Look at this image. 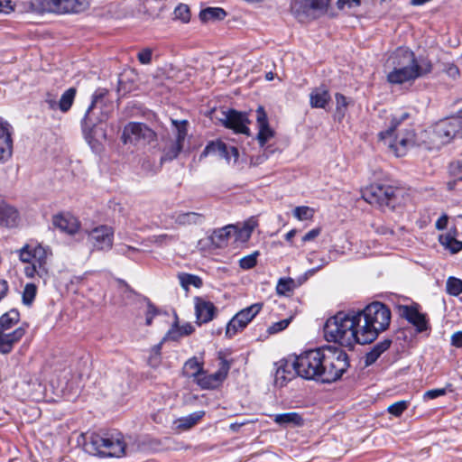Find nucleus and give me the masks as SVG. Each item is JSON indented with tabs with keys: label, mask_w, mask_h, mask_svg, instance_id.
Returning <instances> with one entry per match:
<instances>
[{
	"label": "nucleus",
	"mask_w": 462,
	"mask_h": 462,
	"mask_svg": "<svg viewBox=\"0 0 462 462\" xmlns=\"http://www.w3.org/2000/svg\"><path fill=\"white\" fill-rule=\"evenodd\" d=\"M296 374L306 379L330 383L340 379L349 367L347 354L327 346L311 349L295 356Z\"/></svg>",
	"instance_id": "f257e3e1"
},
{
	"label": "nucleus",
	"mask_w": 462,
	"mask_h": 462,
	"mask_svg": "<svg viewBox=\"0 0 462 462\" xmlns=\"http://www.w3.org/2000/svg\"><path fill=\"white\" fill-rule=\"evenodd\" d=\"M462 136V116L439 121L427 129L406 131V146H424L428 150L439 149L453 139Z\"/></svg>",
	"instance_id": "f03ea898"
},
{
	"label": "nucleus",
	"mask_w": 462,
	"mask_h": 462,
	"mask_svg": "<svg viewBox=\"0 0 462 462\" xmlns=\"http://www.w3.org/2000/svg\"><path fill=\"white\" fill-rule=\"evenodd\" d=\"M361 329L356 311H339L329 318L324 326V337L327 341L337 343L342 346L353 347L361 344Z\"/></svg>",
	"instance_id": "7ed1b4c3"
},
{
	"label": "nucleus",
	"mask_w": 462,
	"mask_h": 462,
	"mask_svg": "<svg viewBox=\"0 0 462 462\" xmlns=\"http://www.w3.org/2000/svg\"><path fill=\"white\" fill-rule=\"evenodd\" d=\"M361 329V345L370 344L375 340L379 333L384 331L390 325L391 311L389 308L379 301L372 302L364 310L356 312Z\"/></svg>",
	"instance_id": "20e7f679"
},
{
	"label": "nucleus",
	"mask_w": 462,
	"mask_h": 462,
	"mask_svg": "<svg viewBox=\"0 0 462 462\" xmlns=\"http://www.w3.org/2000/svg\"><path fill=\"white\" fill-rule=\"evenodd\" d=\"M85 450L100 457H121L125 455L126 443L118 431L90 433L84 444Z\"/></svg>",
	"instance_id": "39448f33"
},
{
	"label": "nucleus",
	"mask_w": 462,
	"mask_h": 462,
	"mask_svg": "<svg viewBox=\"0 0 462 462\" xmlns=\"http://www.w3.org/2000/svg\"><path fill=\"white\" fill-rule=\"evenodd\" d=\"M15 253L22 263L28 264L24 267V275L29 279L38 277L45 284L49 278L48 249L40 244L31 243L25 244Z\"/></svg>",
	"instance_id": "423d86ee"
},
{
	"label": "nucleus",
	"mask_w": 462,
	"mask_h": 462,
	"mask_svg": "<svg viewBox=\"0 0 462 462\" xmlns=\"http://www.w3.org/2000/svg\"><path fill=\"white\" fill-rule=\"evenodd\" d=\"M88 7V0H28L26 13H80Z\"/></svg>",
	"instance_id": "0eeeda50"
},
{
	"label": "nucleus",
	"mask_w": 462,
	"mask_h": 462,
	"mask_svg": "<svg viewBox=\"0 0 462 462\" xmlns=\"http://www.w3.org/2000/svg\"><path fill=\"white\" fill-rule=\"evenodd\" d=\"M403 119L404 114L393 117L388 128L378 134L379 140L387 147L388 152L397 158L404 154V134L399 130Z\"/></svg>",
	"instance_id": "6e6552de"
},
{
	"label": "nucleus",
	"mask_w": 462,
	"mask_h": 462,
	"mask_svg": "<svg viewBox=\"0 0 462 462\" xmlns=\"http://www.w3.org/2000/svg\"><path fill=\"white\" fill-rule=\"evenodd\" d=\"M332 0H291V12L300 22L325 14Z\"/></svg>",
	"instance_id": "1a4fd4ad"
},
{
	"label": "nucleus",
	"mask_w": 462,
	"mask_h": 462,
	"mask_svg": "<svg viewBox=\"0 0 462 462\" xmlns=\"http://www.w3.org/2000/svg\"><path fill=\"white\" fill-rule=\"evenodd\" d=\"M406 322L410 324L414 332L411 333V342L417 337H428L431 332V326L428 314L422 307L412 300L406 303Z\"/></svg>",
	"instance_id": "9d476101"
},
{
	"label": "nucleus",
	"mask_w": 462,
	"mask_h": 462,
	"mask_svg": "<svg viewBox=\"0 0 462 462\" xmlns=\"http://www.w3.org/2000/svg\"><path fill=\"white\" fill-rule=\"evenodd\" d=\"M395 189L392 186L374 183L362 191V198L369 204L379 208H393L395 204Z\"/></svg>",
	"instance_id": "9b49d317"
},
{
	"label": "nucleus",
	"mask_w": 462,
	"mask_h": 462,
	"mask_svg": "<svg viewBox=\"0 0 462 462\" xmlns=\"http://www.w3.org/2000/svg\"><path fill=\"white\" fill-rule=\"evenodd\" d=\"M91 251L107 252L114 245L115 230L108 225H99L84 231Z\"/></svg>",
	"instance_id": "f8f14e48"
},
{
	"label": "nucleus",
	"mask_w": 462,
	"mask_h": 462,
	"mask_svg": "<svg viewBox=\"0 0 462 462\" xmlns=\"http://www.w3.org/2000/svg\"><path fill=\"white\" fill-rule=\"evenodd\" d=\"M172 124L176 130V136L174 140L169 141L163 149V154L161 158L162 162L172 161L180 152L183 147V142L187 136V121L172 120Z\"/></svg>",
	"instance_id": "ddd939ff"
},
{
	"label": "nucleus",
	"mask_w": 462,
	"mask_h": 462,
	"mask_svg": "<svg viewBox=\"0 0 462 462\" xmlns=\"http://www.w3.org/2000/svg\"><path fill=\"white\" fill-rule=\"evenodd\" d=\"M155 138V133L142 123L131 122L123 130L122 141L124 143H135L138 142L151 143Z\"/></svg>",
	"instance_id": "4468645a"
},
{
	"label": "nucleus",
	"mask_w": 462,
	"mask_h": 462,
	"mask_svg": "<svg viewBox=\"0 0 462 462\" xmlns=\"http://www.w3.org/2000/svg\"><path fill=\"white\" fill-rule=\"evenodd\" d=\"M406 82L424 77L432 70L431 61L426 56H416L412 51L408 55L406 51Z\"/></svg>",
	"instance_id": "2eb2a0df"
},
{
	"label": "nucleus",
	"mask_w": 462,
	"mask_h": 462,
	"mask_svg": "<svg viewBox=\"0 0 462 462\" xmlns=\"http://www.w3.org/2000/svg\"><path fill=\"white\" fill-rule=\"evenodd\" d=\"M220 120L226 127L232 129L236 134H244L246 135L250 134L248 127L250 121L245 113L230 109L223 113V117L220 118Z\"/></svg>",
	"instance_id": "dca6fc26"
},
{
	"label": "nucleus",
	"mask_w": 462,
	"mask_h": 462,
	"mask_svg": "<svg viewBox=\"0 0 462 462\" xmlns=\"http://www.w3.org/2000/svg\"><path fill=\"white\" fill-rule=\"evenodd\" d=\"M14 129L7 122L0 121V165L8 162L14 152Z\"/></svg>",
	"instance_id": "f3484780"
},
{
	"label": "nucleus",
	"mask_w": 462,
	"mask_h": 462,
	"mask_svg": "<svg viewBox=\"0 0 462 462\" xmlns=\"http://www.w3.org/2000/svg\"><path fill=\"white\" fill-rule=\"evenodd\" d=\"M230 365L227 361L222 360L218 370L213 374H207L204 370L201 372L196 383L202 389H215L218 387L227 376Z\"/></svg>",
	"instance_id": "a211bd4d"
},
{
	"label": "nucleus",
	"mask_w": 462,
	"mask_h": 462,
	"mask_svg": "<svg viewBox=\"0 0 462 462\" xmlns=\"http://www.w3.org/2000/svg\"><path fill=\"white\" fill-rule=\"evenodd\" d=\"M210 154H215L220 158H224L227 162H230L231 160L236 162L239 157V152L236 147L227 145L223 142L209 143L201 152L199 160H202Z\"/></svg>",
	"instance_id": "6ab92c4d"
},
{
	"label": "nucleus",
	"mask_w": 462,
	"mask_h": 462,
	"mask_svg": "<svg viewBox=\"0 0 462 462\" xmlns=\"http://www.w3.org/2000/svg\"><path fill=\"white\" fill-rule=\"evenodd\" d=\"M108 94L107 89L106 88H97L92 95V101L90 106H88L83 119H82V129L85 134L87 139H88L89 133L92 127L95 126L96 123L93 122L90 118V112L98 105L103 104L105 97Z\"/></svg>",
	"instance_id": "aec40b11"
},
{
	"label": "nucleus",
	"mask_w": 462,
	"mask_h": 462,
	"mask_svg": "<svg viewBox=\"0 0 462 462\" xmlns=\"http://www.w3.org/2000/svg\"><path fill=\"white\" fill-rule=\"evenodd\" d=\"M256 122L257 140L261 147H263L274 136V131L269 126L267 115L263 106H259L256 110Z\"/></svg>",
	"instance_id": "412c9836"
},
{
	"label": "nucleus",
	"mask_w": 462,
	"mask_h": 462,
	"mask_svg": "<svg viewBox=\"0 0 462 462\" xmlns=\"http://www.w3.org/2000/svg\"><path fill=\"white\" fill-rule=\"evenodd\" d=\"M20 222V212L13 205L5 200L0 201V226L14 228Z\"/></svg>",
	"instance_id": "4be33fe9"
},
{
	"label": "nucleus",
	"mask_w": 462,
	"mask_h": 462,
	"mask_svg": "<svg viewBox=\"0 0 462 462\" xmlns=\"http://www.w3.org/2000/svg\"><path fill=\"white\" fill-rule=\"evenodd\" d=\"M217 309L215 305L202 298L195 299V312L197 322L200 325L211 321L216 314Z\"/></svg>",
	"instance_id": "5701e85b"
},
{
	"label": "nucleus",
	"mask_w": 462,
	"mask_h": 462,
	"mask_svg": "<svg viewBox=\"0 0 462 462\" xmlns=\"http://www.w3.org/2000/svg\"><path fill=\"white\" fill-rule=\"evenodd\" d=\"M52 224L56 228L69 235L76 234L80 227L77 217L70 214H59L53 217Z\"/></svg>",
	"instance_id": "b1692460"
},
{
	"label": "nucleus",
	"mask_w": 462,
	"mask_h": 462,
	"mask_svg": "<svg viewBox=\"0 0 462 462\" xmlns=\"http://www.w3.org/2000/svg\"><path fill=\"white\" fill-rule=\"evenodd\" d=\"M273 421L281 427H299L304 424L302 416L295 411L271 415Z\"/></svg>",
	"instance_id": "393cba45"
},
{
	"label": "nucleus",
	"mask_w": 462,
	"mask_h": 462,
	"mask_svg": "<svg viewBox=\"0 0 462 462\" xmlns=\"http://www.w3.org/2000/svg\"><path fill=\"white\" fill-rule=\"evenodd\" d=\"M330 99L329 91L324 86L315 88L310 93V105L313 108H325Z\"/></svg>",
	"instance_id": "a878e982"
},
{
	"label": "nucleus",
	"mask_w": 462,
	"mask_h": 462,
	"mask_svg": "<svg viewBox=\"0 0 462 462\" xmlns=\"http://www.w3.org/2000/svg\"><path fill=\"white\" fill-rule=\"evenodd\" d=\"M236 233V226L234 225H227L224 227L216 229L210 236L211 243L216 247L222 248L227 244L228 239L233 236V234Z\"/></svg>",
	"instance_id": "bb28decb"
},
{
	"label": "nucleus",
	"mask_w": 462,
	"mask_h": 462,
	"mask_svg": "<svg viewBox=\"0 0 462 462\" xmlns=\"http://www.w3.org/2000/svg\"><path fill=\"white\" fill-rule=\"evenodd\" d=\"M294 364L295 356L286 359L284 363L277 368L275 374V380L277 383L280 382L281 384H282L295 376H298L296 374V365H293Z\"/></svg>",
	"instance_id": "cd10ccee"
},
{
	"label": "nucleus",
	"mask_w": 462,
	"mask_h": 462,
	"mask_svg": "<svg viewBox=\"0 0 462 462\" xmlns=\"http://www.w3.org/2000/svg\"><path fill=\"white\" fill-rule=\"evenodd\" d=\"M175 224L179 226L201 225L205 217L198 212H177L172 217Z\"/></svg>",
	"instance_id": "c85d7f7f"
},
{
	"label": "nucleus",
	"mask_w": 462,
	"mask_h": 462,
	"mask_svg": "<svg viewBox=\"0 0 462 462\" xmlns=\"http://www.w3.org/2000/svg\"><path fill=\"white\" fill-rule=\"evenodd\" d=\"M263 303H254L238 311L235 318L241 321L243 328H245L249 322L260 312Z\"/></svg>",
	"instance_id": "c756f323"
},
{
	"label": "nucleus",
	"mask_w": 462,
	"mask_h": 462,
	"mask_svg": "<svg viewBox=\"0 0 462 462\" xmlns=\"http://www.w3.org/2000/svg\"><path fill=\"white\" fill-rule=\"evenodd\" d=\"M20 320V313L17 310L12 309L0 317V334L10 330Z\"/></svg>",
	"instance_id": "7c9ffc66"
},
{
	"label": "nucleus",
	"mask_w": 462,
	"mask_h": 462,
	"mask_svg": "<svg viewBox=\"0 0 462 462\" xmlns=\"http://www.w3.org/2000/svg\"><path fill=\"white\" fill-rule=\"evenodd\" d=\"M193 332V327L189 323H186L181 327H179L177 321L173 327L168 331L166 337L163 338L170 340H178L183 336H188Z\"/></svg>",
	"instance_id": "2f4dec72"
},
{
	"label": "nucleus",
	"mask_w": 462,
	"mask_h": 462,
	"mask_svg": "<svg viewBox=\"0 0 462 462\" xmlns=\"http://www.w3.org/2000/svg\"><path fill=\"white\" fill-rule=\"evenodd\" d=\"M390 346V341L384 340L383 342H380L376 344L373 349L368 352L365 356V364L366 366L371 365L374 364L378 357L389 348Z\"/></svg>",
	"instance_id": "473e14b6"
},
{
	"label": "nucleus",
	"mask_w": 462,
	"mask_h": 462,
	"mask_svg": "<svg viewBox=\"0 0 462 462\" xmlns=\"http://www.w3.org/2000/svg\"><path fill=\"white\" fill-rule=\"evenodd\" d=\"M76 94L77 89L75 88H68L58 101V109L62 113H67L73 105Z\"/></svg>",
	"instance_id": "72a5a7b5"
},
{
	"label": "nucleus",
	"mask_w": 462,
	"mask_h": 462,
	"mask_svg": "<svg viewBox=\"0 0 462 462\" xmlns=\"http://www.w3.org/2000/svg\"><path fill=\"white\" fill-rule=\"evenodd\" d=\"M205 415L204 411H198L182 417L177 420L178 428L181 430H188L196 425Z\"/></svg>",
	"instance_id": "f704fd0d"
},
{
	"label": "nucleus",
	"mask_w": 462,
	"mask_h": 462,
	"mask_svg": "<svg viewBox=\"0 0 462 462\" xmlns=\"http://www.w3.org/2000/svg\"><path fill=\"white\" fill-rule=\"evenodd\" d=\"M226 16V12L220 7H208L199 13V18L203 22L210 20H223Z\"/></svg>",
	"instance_id": "c9c22d12"
},
{
	"label": "nucleus",
	"mask_w": 462,
	"mask_h": 462,
	"mask_svg": "<svg viewBox=\"0 0 462 462\" xmlns=\"http://www.w3.org/2000/svg\"><path fill=\"white\" fill-rule=\"evenodd\" d=\"M27 327V325H22L10 333L3 332L0 337L4 341L14 346L25 335Z\"/></svg>",
	"instance_id": "e433bc0d"
},
{
	"label": "nucleus",
	"mask_w": 462,
	"mask_h": 462,
	"mask_svg": "<svg viewBox=\"0 0 462 462\" xmlns=\"http://www.w3.org/2000/svg\"><path fill=\"white\" fill-rule=\"evenodd\" d=\"M183 370L188 377H193L196 382L203 371V368L196 358H191L185 363Z\"/></svg>",
	"instance_id": "4c0bfd02"
},
{
	"label": "nucleus",
	"mask_w": 462,
	"mask_h": 462,
	"mask_svg": "<svg viewBox=\"0 0 462 462\" xmlns=\"http://www.w3.org/2000/svg\"><path fill=\"white\" fill-rule=\"evenodd\" d=\"M28 1H15L11 0L0 1V13L9 14L10 12L19 9L22 12L24 6H27Z\"/></svg>",
	"instance_id": "58836bf2"
},
{
	"label": "nucleus",
	"mask_w": 462,
	"mask_h": 462,
	"mask_svg": "<svg viewBox=\"0 0 462 462\" xmlns=\"http://www.w3.org/2000/svg\"><path fill=\"white\" fill-rule=\"evenodd\" d=\"M440 244L455 254L462 250V243L449 235L440 236Z\"/></svg>",
	"instance_id": "ea45409f"
},
{
	"label": "nucleus",
	"mask_w": 462,
	"mask_h": 462,
	"mask_svg": "<svg viewBox=\"0 0 462 462\" xmlns=\"http://www.w3.org/2000/svg\"><path fill=\"white\" fill-rule=\"evenodd\" d=\"M37 293V287L34 283H27L23 291V303L24 305L30 306L36 296Z\"/></svg>",
	"instance_id": "a19ab883"
},
{
	"label": "nucleus",
	"mask_w": 462,
	"mask_h": 462,
	"mask_svg": "<svg viewBox=\"0 0 462 462\" xmlns=\"http://www.w3.org/2000/svg\"><path fill=\"white\" fill-rule=\"evenodd\" d=\"M314 216V209L306 207V206H300L296 207L293 210V217H296L298 220H309L311 219Z\"/></svg>",
	"instance_id": "79ce46f5"
},
{
	"label": "nucleus",
	"mask_w": 462,
	"mask_h": 462,
	"mask_svg": "<svg viewBox=\"0 0 462 462\" xmlns=\"http://www.w3.org/2000/svg\"><path fill=\"white\" fill-rule=\"evenodd\" d=\"M295 287V282L291 278H281L277 283L276 291L280 295H285L287 292L292 291Z\"/></svg>",
	"instance_id": "37998d69"
},
{
	"label": "nucleus",
	"mask_w": 462,
	"mask_h": 462,
	"mask_svg": "<svg viewBox=\"0 0 462 462\" xmlns=\"http://www.w3.org/2000/svg\"><path fill=\"white\" fill-rule=\"evenodd\" d=\"M335 97L337 103L336 114L339 119H342L346 115L348 102L346 97L340 93H337Z\"/></svg>",
	"instance_id": "c03bdc74"
},
{
	"label": "nucleus",
	"mask_w": 462,
	"mask_h": 462,
	"mask_svg": "<svg viewBox=\"0 0 462 462\" xmlns=\"http://www.w3.org/2000/svg\"><path fill=\"white\" fill-rule=\"evenodd\" d=\"M447 291L450 295H459L462 292V281L455 277H449L447 281Z\"/></svg>",
	"instance_id": "a18cd8bd"
},
{
	"label": "nucleus",
	"mask_w": 462,
	"mask_h": 462,
	"mask_svg": "<svg viewBox=\"0 0 462 462\" xmlns=\"http://www.w3.org/2000/svg\"><path fill=\"white\" fill-rule=\"evenodd\" d=\"M241 321L235 318V316L232 318V319L227 323L226 328V336L228 337H234L237 332L243 330L245 328L242 327L240 324Z\"/></svg>",
	"instance_id": "49530a36"
},
{
	"label": "nucleus",
	"mask_w": 462,
	"mask_h": 462,
	"mask_svg": "<svg viewBox=\"0 0 462 462\" xmlns=\"http://www.w3.org/2000/svg\"><path fill=\"white\" fill-rule=\"evenodd\" d=\"M258 252L244 256L239 261V265L244 270H248L255 266L257 263Z\"/></svg>",
	"instance_id": "de8ad7c7"
},
{
	"label": "nucleus",
	"mask_w": 462,
	"mask_h": 462,
	"mask_svg": "<svg viewBox=\"0 0 462 462\" xmlns=\"http://www.w3.org/2000/svg\"><path fill=\"white\" fill-rule=\"evenodd\" d=\"M180 282L183 287L193 285L199 288L202 285V281L199 277L192 274H183L180 277Z\"/></svg>",
	"instance_id": "09e8293b"
},
{
	"label": "nucleus",
	"mask_w": 462,
	"mask_h": 462,
	"mask_svg": "<svg viewBox=\"0 0 462 462\" xmlns=\"http://www.w3.org/2000/svg\"><path fill=\"white\" fill-rule=\"evenodd\" d=\"M175 17L184 23H188L190 19L189 8L187 5L180 4L174 10Z\"/></svg>",
	"instance_id": "8fccbe9b"
},
{
	"label": "nucleus",
	"mask_w": 462,
	"mask_h": 462,
	"mask_svg": "<svg viewBox=\"0 0 462 462\" xmlns=\"http://www.w3.org/2000/svg\"><path fill=\"white\" fill-rule=\"evenodd\" d=\"M139 251L140 250L138 248L125 244H117L115 249L116 254L125 255L129 258L132 257L133 254L138 253Z\"/></svg>",
	"instance_id": "3c124183"
},
{
	"label": "nucleus",
	"mask_w": 462,
	"mask_h": 462,
	"mask_svg": "<svg viewBox=\"0 0 462 462\" xmlns=\"http://www.w3.org/2000/svg\"><path fill=\"white\" fill-rule=\"evenodd\" d=\"M291 317L289 318V319H284L282 320H280L278 322H275L273 323V325H271L267 331L269 334H275V333H278V332H281L282 330H284L288 326L289 324L291 323Z\"/></svg>",
	"instance_id": "603ef678"
},
{
	"label": "nucleus",
	"mask_w": 462,
	"mask_h": 462,
	"mask_svg": "<svg viewBox=\"0 0 462 462\" xmlns=\"http://www.w3.org/2000/svg\"><path fill=\"white\" fill-rule=\"evenodd\" d=\"M388 80L393 84H401L404 81V69H395L388 74Z\"/></svg>",
	"instance_id": "864d4df0"
},
{
	"label": "nucleus",
	"mask_w": 462,
	"mask_h": 462,
	"mask_svg": "<svg viewBox=\"0 0 462 462\" xmlns=\"http://www.w3.org/2000/svg\"><path fill=\"white\" fill-rule=\"evenodd\" d=\"M253 226L245 224L242 228L239 230L236 228V233L233 234V236H236V239H240L242 241H246L252 234Z\"/></svg>",
	"instance_id": "5fc2aeb1"
},
{
	"label": "nucleus",
	"mask_w": 462,
	"mask_h": 462,
	"mask_svg": "<svg viewBox=\"0 0 462 462\" xmlns=\"http://www.w3.org/2000/svg\"><path fill=\"white\" fill-rule=\"evenodd\" d=\"M450 174L457 180H462V160L451 162L449 165Z\"/></svg>",
	"instance_id": "6e6d98bb"
},
{
	"label": "nucleus",
	"mask_w": 462,
	"mask_h": 462,
	"mask_svg": "<svg viewBox=\"0 0 462 462\" xmlns=\"http://www.w3.org/2000/svg\"><path fill=\"white\" fill-rule=\"evenodd\" d=\"M273 152L274 150L272 149L271 146H267L266 148H264L262 154L251 159V163L253 165H259L263 163L269 157V154L273 153Z\"/></svg>",
	"instance_id": "4d7b16f0"
},
{
	"label": "nucleus",
	"mask_w": 462,
	"mask_h": 462,
	"mask_svg": "<svg viewBox=\"0 0 462 462\" xmlns=\"http://www.w3.org/2000/svg\"><path fill=\"white\" fill-rule=\"evenodd\" d=\"M446 393H447L446 388L432 389V390L427 391L424 393L423 398L425 400H433V399L439 398L440 396H443Z\"/></svg>",
	"instance_id": "13d9d810"
},
{
	"label": "nucleus",
	"mask_w": 462,
	"mask_h": 462,
	"mask_svg": "<svg viewBox=\"0 0 462 462\" xmlns=\"http://www.w3.org/2000/svg\"><path fill=\"white\" fill-rule=\"evenodd\" d=\"M152 50L146 48L138 52L137 59L142 64H149L152 61Z\"/></svg>",
	"instance_id": "bf43d9fd"
},
{
	"label": "nucleus",
	"mask_w": 462,
	"mask_h": 462,
	"mask_svg": "<svg viewBox=\"0 0 462 462\" xmlns=\"http://www.w3.org/2000/svg\"><path fill=\"white\" fill-rule=\"evenodd\" d=\"M388 411L396 416L399 417L402 415V413L404 411V400L399 401L388 407Z\"/></svg>",
	"instance_id": "052dcab7"
},
{
	"label": "nucleus",
	"mask_w": 462,
	"mask_h": 462,
	"mask_svg": "<svg viewBox=\"0 0 462 462\" xmlns=\"http://www.w3.org/2000/svg\"><path fill=\"white\" fill-rule=\"evenodd\" d=\"M443 70L448 77L453 79H457L460 75L458 68L452 63L445 64Z\"/></svg>",
	"instance_id": "680f3d73"
},
{
	"label": "nucleus",
	"mask_w": 462,
	"mask_h": 462,
	"mask_svg": "<svg viewBox=\"0 0 462 462\" xmlns=\"http://www.w3.org/2000/svg\"><path fill=\"white\" fill-rule=\"evenodd\" d=\"M361 0H337V7L339 10L344 9L345 6H347L348 8H356L360 6Z\"/></svg>",
	"instance_id": "e2e57ef3"
},
{
	"label": "nucleus",
	"mask_w": 462,
	"mask_h": 462,
	"mask_svg": "<svg viewBox=\"0 0 462 462\" xmlns=\"http://www.w3.org/2000/svg\"><path fill=\"white\" fill-rule=\"evenodd\" d=\"M320 233H321V228L320 227L313 228V229L310 230L308 233H306L303 236L302 242L306 243V242L312 241L316 237H318L320 235Z\"/></svg>",
	"instance_id": "0e129e2a"
},
{
	"label": "nucleus",
	"mask_w": 462,
	"mask_h": 462,
	"mask_svg": "<svg viewBox=\"0 0 462 462\" xmlns=\"http://www.w3.org/2000/svg\"><path fill=\"white\" fill-rule=\"evenodd\" d=\"M156 314H157L156 308L152 303H149L147 306L146 319H145V323L147 326H150L152 324V319Z\"/></svg>",
	"instance_id": "69168bd1"
},
{
	"label": "nucleus",
	"mask_w": 462,
	"mask_h": 462,
	"mask_svg": "<svg viewBox=\"0 0 462 462\" xmlns=\"http://www.w3.org/2000/svg\"><path fill=\"white\" fill-rule=\"evenodd\" d=\"M451 344L456 347H462V331H457L451 336Z\"/></svg>",
	"instance_id": "338daca9"
},
{
	"label": "nucleus",
	"mask_w": 462,
	"mask_h": 462,
	"mask_svg": "<svg viewBox=\"0 0 462 462\" xmlns=\"http://www.w3.org/2000/svg\"><path fill=\"white\" fill-rule=\"evenodd\" d=\"M45 103L48 105L49 108L51 110H56L58 108V102L55 100V98L51 94H48L46 96Z\"/></svg>",
	"instance_id": "774afa93"
}]
</instances>
